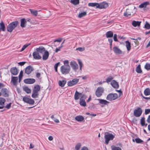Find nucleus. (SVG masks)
Returning <instances> with one entry per match:
<instances>
[{
	"mask_svg": "<svg viewBox=\"0 0 150 150\" xmlns=\"http://www.w3.org/2000/svg\"><path fill=\"white\" fill-rule=\"evenodd\" d=\"M18 22L17 21L13 22L10 23L7 27L8 31L11 32L17 26Z\"/></svg>",
	"mask_w": 150,
	"mask_h": 150,
	"instance_id": "1",
	"label": "nucleus"
},
{
	"mask_svg": "<svg viewBox=\"0 0 150 150\" xmlns=\"http://www.w3.org/2000/svg\"><path fill=\"white\" fill-rule=\"evenodd\" d=\"M115 137V136L111 134L108 132H106L105 133L104 137L105 139V143L106 144H108L109 141L112 140Z\"/></svg>",
	"mask_w": 150,
	"mask_h": 150,
	"instance_id": "2",
	"label": "nucleus"
},
{
	"mask_svg": "<svg viewBox=\"0 0 150 150\" xmlns=\"http://www.w3.org/2000/svg\"><path fill=\"white\" fill-rule=\"evenodd\" d=\"M70 70V66H62L60 68V71L62 73L64 74H69Z\"/></svg>",
	"mask_w": 150,
	"mask_h": 150,
	"instance_id": "3",
	"label": "nucleus"
},
{
	"mask_svg": "<svg viewBox=\"0 0 150 150\" xmlns=\"http://www.w3.org/2000/svg\"><path fill=\"white\" fill-rule=\"evenodd\" d=\"M86 97L84 95L82 94L81 93H80L77 91H76L74 96V99L75 100H77L80 98L86 99Z\"/></svg>",
	"mask_w": 150,
	"mask_h": 150,
	"instance_id": "4",
	"label": "nucleus"
},
{
	"mask_svg": "<svg viewBox=\"0 0 150 150\" xmlns=\"http://www.w3.org/2000/svg\"><path fill=\"white\" fill-rule=\"evenodd\" d=\"M118 97V95L116 93H110L106 97L107 100L112 101L116 99Z\"/></svg>",
	"mask_w": 150,
	"mask_h": 150,
	"instance_id": "5",
	"label": "nucleus"
},
{
	"mask_svg": "<svg viewBox=\"0 0 150 150\" xmlns=\"http://www.w3.org/2000/svg\"><path fill=\"white\" fill-rule=\"evenodd\" d=\"M104 91V89L103 88L101 87H98L96 91V96L98 97H100L103 93Z\"/></svg>",
	"mask_w": 150,
	"mask_h": 150,
	"instance_id": "6",
	"label": "nucleus"
},
{
	"mask_svg": "<svg viewBox=\"0 0 150 150\" xmlns=\"http://www.w3.org/2000/svg\"><path fill=\"white\" fill-rule=\"evenodd\" d=\"M23 100L26 103H28L30 105H33L35 103L34 100L28 97L25 96L23 97Z\"/></svg>",
	"mask_w": 150,
	"mask_h": 150,
	"instance_id": "7",
	"label": "nucleus"
},
{
	"mask_svg": "<svg viewBox=\"0 0 150 150\" xmlns=\"http://www.w3.org/2000/svg\"><path fill=\"white\" fill-rule=\"evenodd\" d=\"M142 112V110L140 108H138L134 111V115L136 117H139Z\"/></svg>",
	"mask_w": 150,
	"mask_h": 150,
	"instance_id": "8",
	"label": "nucleus"
},
{
	"mask_svg": "<svg viewBox=\"0 0 150 150\" xmlns=\"http://www.w3.org/2000/svg\"><path fill=\"white\" fill-rule=\"evenodd\" d=\"M70 65L71 68L75 71L79 68L78 65L76 62L74 61H71L70 62Z\"/></svg>",
	"mask_w": 150,
	"mask_h": 150,
	"instance_id": "9",
	"label": "nucleus"
},
{
	"mask_svg": "<svg viewBox=\"0 0 150 150\" xmlns=\"http://www.w3.org/2000/svg\"><path fill=\"white\" fill-rule=\"evenodd\" d=\"M79 81V79H74L72 80L69 81L68 82L67 85L69 86H72L76 84Z\"/></svg>",
	"mask_w": 150,
	"mask_h": 150,
	"instance_id": "10",
	"label": "nucleus"
},
{
	"mask_svg": "<svg viewBox=\"0 0 150 150\" xmlns=\"http://www.w3.org/2000/svg\"><path fill=\"white\" fill-rule=\"evenodd\" d=\"M108 6V3L103 2L100 3H98V8L100 9L105 8Z\"/></svg>",
	"mask_w": 150,
	"mask_h": 150,
	"instance_id": "11",
	"label": "nucleus"
},
{
	"mask_svg": "<svg viewBox=\"0 0 150 150\" xmlns=\"http://www.w3.org/2000/svg\"><path fill=\"white\" fill-rule=\"evenodd\" d=\"M33 56L35 59H40L42 58V57L40 55L39 53L36 51L33 53Z\"/></svg>",
	"mask_w": 150,
	"mask_h": 150,
	"instance_id": "12",
	"label": "nucleus"
},
{
	"mask_svg": "<svg viewBox=\"0 0 150 150\" xmlns=\"http://www.w3.org/2000/svg\"><path fill=\"white\" fill-rule=\"evenodd\" d=\"M0 92L4 96L8 97V91L6 88H2Z\"/></svg>",
	"mask_w": 150,
	"mask_h": 150,
	"instance_id": "13",
	"label": "nucleus"
},
{
	"mask_svg": "<svg viewBox=\"0 0 150 150\" xmlns=\"http://www.w3.org/2000/svg\"><path fill=\"white\" fill-rule=\"evenodd\" d=\"M113 51L117 54H121L122 51L117 47L115 46L113 48Z\"/></svg>",
	"mask_w": 150,
	"mask_h": 150,
	"instance_id": "14",
	"label": "nucleus"
},
{
	"mask_svg": "<svg viewBox=\"0 0 150 150\" xmlns=\"http://www.w3.org/2000/svg\"><path fill=\"white\" fill-rule=\"evenodd\" d=\"M33 68L30 66H28L26 67L25 70V73L27 74H30L33 71Z\"/></svg>",
	"mask_w": 150,
	"mask_h": 150,
	"instance_id": "15",
	"label": "nucleus"
},
{
	"mask_svg": "<svg viewBox=\"0 0 150 150\" xmlns=\"http://www.w3.org/2000/svg\"><path fill=\"white\" fill-rule=\"evenodd\" d=\"M35 80L33 79H28L24 80V82L27 84H32L35 82Z\"/></svg>",
	"mask_w": 150,
	"mask_h": 150,
	"instance_id": "16",
	"label": "nucleus"
},
{
	"mask_svg": "<svg viewBox=\"0 0 150 150\" xmlns=\"http://www.w3.org/2000/svg\"><path fill=\"white\" fill-rule=\"evenodd\" d=\"M36 51L38 53H42L45 51L46 50L45 48L43 46H40L36 49Z\"/></svg>",
	"mask_w": 150,
	"mask_h": 150,
	"instance_id": "17",
	"label": "nucleus"
},
{
	"mask_svg": "<svg viewBox=\"0 0 150 150\" xmlns=\"http://www.w3.org/2000/svg\"><path fill=\"white\" fill-rule=\"evenodd\" d=\"M111 84L115 88H117L119 87L118 83L114 80H113L111 81Z\"/></svg>",
	"mask_w": 150,
	"mask_h": 150,
	"instance_id": "18",
	"label": "nucleus"
},
{
	"mask_svg": "<svg viewBox=\"0 0 150 150\" xmlns=\"http://www.w3.org/2000/svg\"><path fill=\"white\" fill-rule=\"evenodd\" d=\"M49 56V53L47 51H46L44 52L42 57V59L44 60H46L48 58Z\"/></svg>",
	"mask_w": 150,
	"mask_h": 150,
	"instance_id": "19",
	"label": "nucleus"
},
{
	"mask_svg": "<svg viewBox=\"0 0 150 150\" xmlns=\"http://www.w3.org/2000/svg\"><path fill=\"white\" fill-rule=\"evenodd\" d=\"M11 74L14 75H17L18 73L17 69L16 67L12 68L10 70Z\"/></svg>",
	"mask_w": 150,
	"mask_h": 150,
	"instance_id": "20",
	"label": "nucleus"
},
{
	"mask_svg": "<svg viewBox=\"0 0 150 150\" xmlns=\"http://www.w3.org/2000/svg\"><path fill=\"white\" fill-rule=\"evenodd\" d=\"M27 21L25 19L23 18L21 20V26L22 28H25L26 25Z\"/></svg>",
	"mask_w": 150,
	"mask_h": 150,
	"instance_id": "21",
	"label": "nucleus"
},
{
	"mask_svg": "<svg viewBox=\"0 0 150 150\" xmlns=\"http://www.w3.org/2000/svg\"><path fill=\"white\" fill-rule=\"evenodd\" d=\"M75 119L78 122H81L84 120V118L81 115H78L76 116Z\"/></svg>",
	"mask_w": 150,
	"mask_h": 150,
	"instance_id": "22",
	"label": "nucleus"
},
{
	"mask_svg": "<svg viewBox=\"0 0 150 150\" xmlns=\"http://www.w3.org/2000/svg\"><path fill=\"white\" fill-rule=\"evenodd\" d=\"M17 77H13L11 79V81L14 85H16L18 80Z\"/></svg>",
	"mask_w": 150,
	"mask_h": 150,
	"instance_id": "23",
	"label": "nucleus"
},
{
	"mask_svg": "<svg viewBox=\"0 0 150 150\" xmlns=\"http://www.w3.org/2000/svg\"><path fill=\"white\" fill-rule=\"evenodd\" d=\"M84 99L80 98V99L79 104L81 106H86V103Z\"/></svg>",
	"mask_w": 150,
	"mask_h": 150,
	"instance_id": "24",
	"label": "nucleus"
},
{
	"mask_svg": "<svg viewBox=\"0 0 150 150\" xmlns=\"http://www.w3.org/2000/svg\"><path fill=\"white\" fill-rule=\"evenodd\" d=\"M149 4V2L148 1L144 2L141 4L139 6V7L140 8H146L147 6Z\"/></svg>",
	"mask_w": 150,
	"mask_h": 150,
	"instance_id": "25",
	"label": "nucleus"
},
{
	"mask_svg": "<svg viewBox=\"0 0 150 150\" xmlns=\"http://www.w3.org/2000/svg\"><path fill=\"white\" fill-rule=\"evenodd\" d=\"M97 100L99 101V103L101 104L106 105L109 102L106 100L102 99H97Z\"/></svg>",
	"mask_w": 150,
	"mask_h": 150,
	"instance_id": "26",
	"label": "nucleus"
},
{
	"mask_svg": "<svg viewBox=\"0 0 150 150\" xmlns=\"http://www.w3.org/2000/svg\"><path fill=\"white\" fill-rule=\"evenodd\" d=\"M141 22V21H133L132 22V24L134 27L139 26L140 25Z\"/></svg>",
	"mask_w": 150,
	"mask_h": 150,
	"instance_id": "27",
	"label": "nucleus"
},
{
	"mask_svg": "<svg viewBox=\"0 0 150 150\" xmlns=\"http://www.w3.org/2000/svg\"><path fill=\"white\" fill-rule=\"evenodd\" d=\"M113 35V32L111 31H110L106 33V36L107 38H111L112 37Z\"/></svg>",
	"mask_w": 150,
	"mask_h": 150,
	"instance_id": "28",
	"label": "nucleus"
},
{
	"mask_svg": "<svg viewBox=\"0 0 150 150\" xmlns=\"http://www.w3.org/2000/svg\"><path fill=\"white\" fill-rule=\"evenodd\" d=\"M66 83V81L65 80L59 81V84L60 86L63 87Z\"/></svg>",
	"mask_w": 150,
	"mask_h": 150,
	"instance_id": "29",
	"label": "nucleus"
},
{
	"mask_svg": "<svg viewBox=\"0 0 150 150\" xmlns=\"http://www.w3.org/2000/svg\"><path fill=\"white\" fill-rule=\"evenodd\" d=\"M125 45L127 50L128 51H129L131 47L130 43L128 41H126L125 42Z\"/></svg>",
	"mask_w": 150,
	"mask_h": 150,
	"instance_id": "30",
	"label": "nucleus"
},
{
	"mask_svg": "<svg viewBox=\"0 0 150 150\" xmlns=\"http://www.w3.org/2000/svg\"><path fill=\"white\" fill-rule=\"evenodd\" d=\"M40 86L38 85H36L35 86L33 91L38 93V92L40 91Z\"/></svg>",
	"mask_w": 150,
	"mask_h": 150,
	"instance_id": "31",
	"label": "nucleus"
},
{
	"mask_svg": "<svg viewBox=\"0 0 150 150\" xmlns=\"http://www.w3.org/2000/svg\"><path fill=\"white\" fill-rule=\"evenodd\" d=\"M39 95V94L38 93L35 92L33 91L32 95V97L33 98H36L38 97Z\"/></svg>",
	"mask_w": 150,
	"mask_h": 150,
	"instance_id": "32",
	"label": "nucleus"
},
{
	"mask_svg": "<svg viewBox=\"0 0 150 150\" xmlns=\"http://www.w3.org/2000/svg\"><path fill=\"white\" fill-rule=\"evenodd\" d=\"M31 13L35 16H37L38 15V11L37 10H33L31 9H29Z\"/></svg>",
	"mask_w": 150,
	"mask_h": 150,
	"instance_id": "33",
	"label": "nucleus"
},
{
	"mask_svg": "<svg viewBox=\"0 0 150 150\" xmlns=\"http://www.w3.org/2000/svg\"><path fill=\"white\" fill-rule=\"evenodd\" d=\"M5 29V27L3 22H2L0 23V29L3 31H4Z\"/></svg>",
	"mask_w": 150,
	"mask_h": 150,
	"instance_id": "34",
	"label": "nucleus"
},
{
	"mask_svg": "<svg viewBox=\"0 0 150 150\" xmlns=\"http://www.w3.org/2000/svg\"><path fill=\"white\" fill-rule=\"evenodd\" d=\"M23 90L28 93H30L31 92L30 89L27 86L24 87L23 88Z\"/></svg>",
	"mask_w": 150,
	"mask_h": 150,
	"instance_id": "35",
	"label": "nucleus"
},
{
	"mask_svg": "<svg viewBox=\"0 0 150 150\" xmlns=\"http://www.w3.org/2000/svg\"><path fill=\"white\" fill-rule=\"evenodd\" d=\"M88 5L89 6H96V8H98V3H90L88 4Z\"/></svg>",
	"mask_w": 150,
	"mask_h": 150,
	"instance_id": "36",
	"label": "nucleus"
},
{
	"mask_svg": "<svg viewBox=\"0 0 150 150\" xmlns=\"http://www.w3.org/2000/svg\"><path fill=\"white\" fill-rule=\"evenodd\" d=\"M144 93L145 96H148L150 94V89L149 88H146L144 91Z\"/></svg>",
	"mask_w": 150,
	"mask_h": 150,
	"instance_id": "37",
	"label": "nucleus"
},
{
	"mask_svg": "<svg viewBox=\"0 0 150 150\" xmlns=\"http://www.w3.org/2000/svg\"><path fill=\"white\" fill-rule=\"evenodd\" d=\"M129 9H127L126 11L125 12L124 15L125 16L127 17L128 16L131 15V12Z\"/></svg>",
	"mask_w": 150,
	"mask_h": 150,
	"instance_id": "38",
	"label": "nucleus"
},
{
	"mask_svg": "<svg viewBox=\"0 0 150 150\" xmlns=\"http://www.w3.org/2000/svg\"><path fill=\"white\" fill-rule=\"evenodd\" d=\"M6 101L5 99L2 97H0V105H3L4 104V103Z\"/></svg>",
	"mask_w": 150,
	"mask_h": 150,
	"instance_id": "39",
	"label": "nucleus"
},
{
	"mask_svg": "<svg viewBox=\"0 0 150 150\" xmlns=\"http://www.w3.org/2000/svg\"><path fill=\"white\" fill-rule=\"evenodd\" d=\"M112 150H122L121 148L118 147H117L115 145H112L111 146Z\"/></svg>",
	"mask_w": 150,
	"mask_h": 150,
	"instance_id": "40",
	"label": "nucleus"
},
{
	"mask_svg": "<svg viewBox=\"0 0 150 150\" xmlns=\"http://www.w3.org/2000/svg\"><path fill=\"white\" fill-rule=\"evenodd\" d=\"M132 141L133 142H134L135 141L137 143H142L143 142V141L139 138H136L135 139H133Z\"/></svg>",
	"mask_w": 150,
	"mask_h": 150,
	"instance_id": "41",
	"label": "nucleus"
},
{
	"mask_svg": "<svg viewBox=\"0 0 150 150\" xmlns=\"http://www.w3.org/2000/svg\"><path fill=\"white\" fill-rule=\"evenodd\" d=\"M136 71L138 73H140L142 72V70L141 69L140 66V65H139L136 67Z\"/></svg>",
	"mask_w": 150,
	"mask_h": 150,
	"instance_id": "42",
	"label": "nucleus"
},
{
	"mask_svg": "<svg viewBox=\"0 0 150 150\" xmlns=\"http://www.w3.org/2000/svg\"><path fill=\"white\" fill-rule=\"evenodd\" d=\"M86 14V12H83L80 13L78 15V17L79 18H81L85 16Z\"/></svg>",
	"mask_w": 150,
	"mask_h": 150,
	"instance_id": "43",
	"label": "nucleus"
},
{
	"mask_svg": "<svg viewBox=\"0 0 150 150\" xmlns=\"http://www.w3.org/2000/svg\"><path fill=\"white\" fill-rule=\"evenodd\" d=\"M71 2L74 5H77L79 3V0H71Z\"/></svg>",
	"mask_w": 150,
	"mask_h": 150,
	"instance_id": "44",
	"label": "nucleus"
},
{
	"mask_svg": "<svg viewBox=\"0 0 150 150\" xmlns=\"http://www.w3.org/2000/svg\"><path fill=\"white\" fill-rule=\"evenodd\" d=\"M144 28L147 29H150V24L147 21L146 22V23L144 25Z\"/></svg>",
	"mask_w": 150,
	"mask_h": 150,
	"instance_id": "45",
	"label": "nucleus"
},
{
	"mask_svg": "<svg viewBox=\"0 0 150 150\" xmlns=\"http://www.w3.org/2000/svg\"><path fill=\"white\" fill-rule=\"evenodd\" d=\"M78 61L79 66V69L80 70H81L83 66L82 63L80 59H78Z\"/></svg>",
	"mask_w": 150,
	"mask_h": 150,
	"instance_id": "46",
	"label": "nucleus"
},
{
	"mask_svg": "<svg viewBox=\"0 0 150 150\" xmlns=\"http://www.w3.org/2000/svg\"><path fill=\"white\" fill-rule=\"evenodd\" d=\"M81 146V143H78L75 146V149L76 150H79Z\"/></svg>",
	"mask_w": 150,
	"mask_h": 150,
	"instance_id": "47",
	"label": "nucleus"
},
{
	"mask_svg": "<svg viewBox=\"0 0 150 150\" xmlns=\"http://www.w3.org/2000/svg\"><path fill=\"white\" fill-rule=\"evenodd\" d=\"M145 68L147 70H150V64L146 63L145 65Z\"/></svg>",
	"mask_w": 150,
	"mask_h": 150,
	"instance_id": "48",
	"label": "nucleus"
},
{
	"mask_svg": "<svg viewBox=\"0 0 150 150\" xmlns=\"http://www.w3.org/2000/svg\"><path fill=\"white\" fill-rule=\"evenodd\" d=\"M30 44H26L23 45L21 49L20 50V52H22L25 50L29 45Z\"/></svg>",
	"mask_w": 150,
	"mask_h": 150,
	"instance_id": "49",
	"label": "nucleus"
},
{
	"mask_svg": "<svg viewBox=\"0 0 150 150\" xmlns=\"http://www.w3.org/2000/svg\"><path fill=\"white\" fill-rule=\"evenodd\" d=\"M76 50H78L80 52H82L84 51L85 50V48L84 47H79L77 48Z\"/></svg>",
	"mask_w": 150,
	"mask_h": 150,
	"instance_id": "50",
	"label": "nucleus"
},
{
	"mask_svg": "<svg viewBox=\"0 0 150 150\" xmlns=\"http://www.w3.org/2000/svg\"><path fill=\"white\" fill-rule=\"evenodd\" d=\"M60 64V62H58L56 64L54 65V68L55 69V71L56 72L57 71V68L58 66Z\"/></svg>",
	"mask_w": 150,
	"mask_h": 150,
	"instance_id": "51",
	"label": "nucleus"
},
{
	"mask_svg": "<svg viewBox=\"0 0 150 150\" xmlns=\"http://www.w3.org/2000/svg\"><path fill=\"white\" fill-rule=\"evenodd\" d=\"M145 118L144 117L142 118L141 119V123L142 126H144L145 125Z\"/></svg>",
	"mask_w": 150,
	"mask_h": 150,
	"instance_id": "52",
	"label": "nucleus"
},
{
	"mask_svg": "<svg viewBox=\"0 0 150 150\" xmlns=\"http://www.w3.org/2000/svg\"><path fill=\"white\" fill-rule=\"evenodd\" d=\"M64 66H69V62L68 60H65L63 62Z\"/></svg>",
	"mask_w": 150,
	"mask_h": 150,
	"instance_id": "53",
	"label": "nucleus"
},
{
	"mask_svg": "<svg viewBox=\"0 0 150 150\" xmlns=\"http://www.w3.org/2000/svg\"><path fill=\"white\" fill-rule=\"evenodd\" d=\"M23 71H20L19 75V81H20L21 79L22 78V76H23Z\"/></svg>",
	"mask_w": 150,
	"mask_h": 150,
	"instance_id": "54",
	"label": "nucleus"
},
{
	"mask_svg": "<svg viewBox=\"0 0 150 150\" xmlns=\"http://www.w3.org/2000/svg\"><path fill=\"white\" fill-rule=\"evenodd\" d=\"M113 79V78L112 76H110L108 77L106 79V81L108 83L109 82H110Z\"/></svg>",
	"mask_w": 150,
	"mask_h": 150,
	"instance_id": "55",
	"label": "nucleus"
},
{
	"mask_svg": "<svg viewBox=\"0 0 150 150\" xmlns=\"http://www.w3.org/2000/svg\"><path fill=\"white\" fill-rule=\"evenodd\" d=\"M63 47V45H62V44H61L60 46L58 48H57L55 50V52H57L59 51H60V49Z\"/></svg>",
	"mask_w": 150,
	"mask_h": 150,
	"instance_id": "56",
	"label": "nucleus"
},
{
	"mask_svg": "<svg viewBox=\"0 0 150 150\" xmlns=\"http://www.w3.org/2000/svg\"><path fill=\"white\" fill-rule=\"evenodd\" d=\"M117 35L116 34H114L113 37V39L115 41L117 42L118 41L117 39Z\"/></svg>",
	"mask_w": 150,
	"mask_h": 150,
	"instance_id": "57",
	"label": "nucleus"
},
{
	"mask_svg": "<svg viewBox=\"0 0 150 150\" xmlns=\"http://www.w3.org/2000/svg\"><path fill=\"white\" fill-rule=\"evenodd\" d=\"M150 113V109H146L145 110V114L146 115L148 114L149 113Z\"/></svg>",
	"mask_w": 150,
	"mask_h": 150,
	"instance_id": "58",
	"label": "nucleus"
},
{
	"mask_svg": "<svg viewBox=\"0 0 150 150\" xmlns=\"http://www.w3.org/2000/svg\"><path fill=\"white\" fill-rule=\"evenodd\" d=\"M11 103H10L9 104H7L5 106V108L8 109H9L11 107Z\"/></svg>",
	"mask_w": 150,
	"mask_h": 150,
	"instance_id": "59",
	"label": "nucleus"
},
{
	"mask_svg": "<svg viewBox=\"0 0 150 150\" xmlns=\"http://www.w3.org/2000/svg\"><path fill=\"white\" fill-rule=\"evenodd\" d=\"M81 150H88V149L87 147L84 146L82 148Z\"/></svg>",
	"mask_w": 150,
	"mask_h": 150,
	"instance_id": "60",
	"label": "nucleus"
},
{
	"mask_svg": "<svg viewBox=\"0 0 150 150\" xmlns=\"http://www.w3.org/2000/svg\"><path fill=\"white\" fill-rule=\"evenodd\" d=\"M25 62H20L18 63V64L21 66H23L25 64Z\"/></svg>",
	"mask_w": 150,
	"mask_h": 150,
	"instance_id": "61",
	"label": "nucleus"
},
{
	"mask_svg": "<svg viewBox=\"0 0 150 150\" xmlns=\"http://www.w3.org/2000/svg\"><path fill=\"white\" fill-rule=\"evenodd\" d=\"M53 139V137L51 136H49L48 137V139L50 141H52Z\"/></svg>",
	"mask_w": 150,
	"mask_h": 150,
	"instance_id": "62",
	"label": "nucleus"
},
{
	"mask_svg": "<svg viewBox=\"0 0 150 150\" xmlns=\"http://www.w3.org/2000/svg\"><path fill=\"white\" fill-rule=\"evenodd\" d=\"M62 39L60 38L58 40H55L54 41V42H60L62 41Z\"/></svg>",
	"mask_w": 150,
	"mask_h": 150,
	"instance_id": "63",
	"label": "nucleus"
},
{
	"mask_svg": "<svg viewBox=\"0 0 150 150\" xmlns=\"http://www.w3.org/2000/svg\"><path fill=\"white\" fill-rule=\"evenodd\" d=\"M147 122L149 123H150V115L149 116L147 120Z\"/></svg>",
	"mask_w": 150,
	"mask_h": 150,
	"instance_id": "64",
	"label": "nucleus"
}]
</instances>
